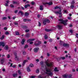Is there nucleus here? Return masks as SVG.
<instances>
[{"instance_id":"obj_1","label":"nucleus","mask_w":78,"mask_h":78,"mask_svg":"<svg viewBox=\"0 0 78 78\" xmlns=\"http://www.w3.org/2000/svg\"><path fill=\"white\" fill-rule=\"evenodd\" d=\"M46 73L49 76H53V72H52V69L50 68H46Z\"/></svg>"},{"instance_id":"obj_2","label":"nucleus","mask_w":78,"mask_h":78,"mask_svg":"<svg viewBox=\"0 0 78 78\" xmlns=\"http://www.w3.org/2000/svg\"><path fill=\"white\" fill-rule=\"evenodd\" d=\"M58 20L60 22V23H62V24H63L64 25H67V22H68V20H64L61 19H60Z\"/></svg>"},{"instance_id":"obj_3","label":"nucleus","mask_w":78,"mask_h":78,"mask_svg":"<svg viewBox=\"0 0 78 78\" xmlns=\"http://www.w3.org/2000/svg\"><path fill=\"white\" fill-rule=\"evenodd\" d=\"M42 43L41 41H36L34 43V44L36 47H38L39 45H40V44Z\"/></svg>"},{"instance_id":"obj_4","label":"nucleus","mask_w":78,"mask_h":78,"mask_svg":"<svg viewBox=\"0 0 78 78\" xmlns=\"http://www.w3.org/2000/svg\"><path fill=\"white\" fill-rule=\"evenodd\" d=\"M72 75L66 74L63 75V77L64 78H70L72 77Z\"/></svg>"},{"instance_id":"obj_5","label":"nucleus","mask_w":78,"mask_h":78,"mask_svg":"<svg viewBox=\"0 0 78 78\" xmlns=\"http://www.w3.org/2000/svg\"><path fill=\"white\" fill-rule=\"evenodd\" d=\"M46 64L47 66H48V67H51V66H53V63H50L49 64V63H48V62H46Z\"/></svg>"},{"instance_id":"obj_6","label":"nucleus","mask_w":78,"mask_h":78,"mask_svg":"<svg viewBox=\"0 0 78 78\" xmlns=\"http://www.w3.org/2000/svg\"><path fill=\"white\" fill-rule=\"evenodd\" d=\"M39 48L37 47L35 48L34 49V51L35 52V53H36L38 51V50H39Z\"/></svg>"},{"instance_id":"obj_7","label":"nucleus","mask_w":78,"mask_h":78,"mask_svg":"<svg viewBox=\"0 0 78 78\" xmlns=\"http://www.w3.org/2000/svg\"><path fill=\"white\" fill-rule=\"evenodd\" d=\"M55 14H59L60 15L62 14V13L61 12V10H60L59 12H55Z\"/></svg>"},{"instance_id":"obj_8","label":"nucleus","mask_w":78,"mask_h":78,"mask_svg":"<svg viewBox=\"0 0 78 78\" xmlns=\"http://www.w3.org/2000/svg\"><path fill=\"white\" fill-rule=\"evenodd\" d=\"M5 42H0V46H2V47H4L5 46Z\"/></svg>"},{"instance_id":"obj_9","label":"nucleus","mask_w":78,"mask_h":78,"mask_svg":"<svg viewBox=\"0 0 78 78\" xmlns=\"http://www.w3.org/2000/svg\"><path fill=\"white\" fill-rule=\"evenodd\" d=\"M69 44H63V46L64 47H69Z\"/></svg>"},{"instance_id":"obj_10","label":"nucleus","mask_w":78,"mask_h":78,"mask_svg":"<svg viewBox=\"0 0 78 78\" xmlns=\"http://www.w3.org/2000/svg\"><path fill=\"white\" fill-rule=\"evenodd\" d=\"M27 62H28V60H26L24 61L23 62V64H22L23 66H25V63Z\"/></svg>"},{"instance_id":"obj_11","label":"nucleus","mask_w":78,"mask_h":78,"mask_svg":"<svg viewBox=\"0 0 78 78\" xmlns=\"http://www.w3.org/2000/svg\"><path fill=\"white\" fill-rule=\"evenodd\" d=\"M58 27V29L59 30H61V29H62V26L61 25H58L57 26Z\"/></svg>"},{"instance_id":"obj_12","label":"nucleus","mask_w":78,"mask_h":78,"mask_svg":"<svg viewBox=\"0 0 78 78\" xmlns=\"http://www.w3.org/2000/svg\"><path fill=\"white\" fill-rule=\"evenodd\" d=\"M14 55L15 56V60H18V57H17V54L16 53H14Z\"/></svg>"},{"instance_id":"obj_13","label":"nucleus","mask_w":78,"mask_h":78,"mask_svg":"<svg viewBox=\"0 0 78 78\" xmlns=\"http://www.w3.org/2000/svg\"><path fill=\"white\" fill-rule=\"evenodd\" d=\"M29 14H30V13H29L26 12H25L24 16L26 17H27V16H29Z\"/></svg>"},{"instance_id":"obj_14","label":"nucleus","mask_w":78,"mask_h":78,"mask_svg":"<svg viewBox=\"0 0 78 78\" xmlns=\"http://www.w3.org/2000/svg\"><path fill=\"white\" fill-rule=\"evenodd\" d=\"M1 62L2 64H3L4 62V61H5V58H3L0 59Z\"/></svg>"},{"instance_id":"obj_15","label":"nucleus","mask_w":78,"mask_h":78,"mask_svg":"<svg viewBox=\"0 0 78 78\" xmlns=\"http://www.w3.org/2000/svg\"><path fill=\"white\" fill-rule=\"evenodd\" d=\"M25 39H23L22 40V41L21 42V44H24V43H25Z\"/></svg>"},{"instance_id":"obj_16","label":"nucleus","mask_w":78,"mask_h":78,"mask_svg":"<svg viewBox=\"0 0 78 78\" xmlns=\"http://www.w3.org/2000/svg\"><path fill=\"white\" fill-rule=\"evenodd\" d=\"M15 34L17 36H19L20 35L19 32L18 31H15Z\"/></svg>"},{"instance_id":"obj_17","label":"nucleus","mask_w":78,"mask_h":78,"mask_svg":"<svg viewBox=\"0 0 78 78\" xmlns=\"http://www.w3.org/2000/svg\"><path fill=\"white\" fill-rule=\"evenodd\" d=\"M40 10H43L44 9V6L43 5H40Z\"/></svg>"},{"instance_id":"obj_18","label":"nucleus","mask_w":78,"mask_h":78,"mask_svg":"<svg viewBox=\"0 0 78 78\" xmlns=\"http://www.w3.org/2000/svg\"><path fill=\"white\" fill-rule=\"evenodd\" d=\"M9 2V1L8 0L6 1V2L7 3H5V6H8V2Z\"/></svg>"},{"instance_id":"obj_19","label":"nucleus","mask_w":78,"mask_h":78,"mask_svg":"<svg viewBox=\"0 0 78 78\" xmlns=\"http://www.w3.org/2000/svg\"><path fill=\"white\" fill-rule=\"evenodd\" d=\"M27 72H30L31 69H30V67H27Z\"/></svg>"},{"instance_id":"obj_20","label":"nucleus","mask_w":78,"mask_h":78,"mask_svg":"<svg viewBox=\"0 0 78 78\" xmlns=\"http://www.w3.org/2000/svg\"><path fill=\"white\" fill-rule=\"evenodd\" d=\"M29 6H30V4L26 5L25 6V8H27V7Z\"/></svg>"},{"instance_id":"obj_21","label":"nucleus","mask_w":78,"mask_h":78,"mask_svg":"<svg viewBox=\"0 0 78 78\" xmlns=\"http://www.w3.org/2000/svg\"><path fill=\"white\" fill-rule=\"evenodd\" d=\"M65 58L64 57H59L58 59H65Z\"/></svg>"},{"instance_id":"obj_22","label":"nucleus","mask_w":78,"mask_h":78,"mask_svg":"<svg viewBox=\"0 0 78 78\" xmlns=\"http://www.w3.org/2000/svg\"><path fill=\"white\" fill-rule=\"evenodd\" d=\"M54 70L55 72H58V71H59V70H58V68H57V67L55 68Z\"/></svg>"},{"instance_id":"obj_23","label":"nucleus","mask_w":78,"mask_h":78,"mask_svg":"<svg viewBox=\"0 0 78 78\" xmlns=\"http://www.w3.org/2000/svg\"><path fill=\"white\" fill-rule=\"evenodd\" d=\"M13 77H17V74L16 73V74H13L12 75Z\"/></svg>"},{"instance_id":"obj_24","label":"nucleus","mask_w":78,"mask_h":78,"mask_svg":"<svg viewBox=\"0 0 78 78\" xmlns=\"http://www.w3.org/2000/svg\"><path fill=\"white\" fill-rule=\"evenodd\" d=\"M46 20H47L46 19H44L43 21V24H44V25H46V22H47L46 21Z\"/></svg>"},{"instance_id":"obj_25","label":"nucleus","mask_w":78,"mask_h":78,"mask_svg":"<svg viewBox=\"0 0 78 78\" xmlns=\"http://www.w3.org/2000/svg\"><path fill=\"white\" fill-rule=\"evenodd\" d=\"M75 7L74 5L73 4H71V6H70V8H73Z\"/></svg>"},{"instance_id":"obj_26","label":"nucleus","mask_w":78,"mask_h":78,"mask_svg":"<svg viewBox=\"0 0 78 78\" xmlns=\"http://www.w3.org/2000/svg\"><path fill=\"white\" fill-rule=\"evenodd\" d=\"M43 5H44V6H47V5H48V3H47V2L43 3Z\"/></svg>"},{"instance_id":"obj_27","label":"nucleus","mask_w":78,"mask_h":78,"mask_svg":"<svg viewBox=\"0 0 78 78\" xmlns=\"http://www.w3.org/2000/svg\"><path fill=\"white\" fill-rule=\"evenodd\" d=\"M30 67H34V65L33 64H30L29 66Z\"/></svg>"},{"instance_id":"obj_28","label":"nucleus","mask_w":78,"mask_h":78,"mask_svg":"<svg viewBox=\"0 0 78 78\" xmlns=\"http://www.w3.org/2000/svg\"><path fill=\"white\" fill-rule=\"evenodd\" d=\"M5 49L6 50H8V46H6L5 48Z\"/></svg>"},{"instance_id":"obj_29","label":"nucleus","mask_w":78,"mask_h":78,"mask_svg":"<svg viewBox=\"0 0 78 78\" xmlns=\"http://www.w3.org/2000/svg\"><path fill=\"white\" fill-rule=\"evenodd\" d=\"M19 13H20L21 15L22 16H23V12H22V11H20V12H19Z\"/></svg>"},{"instance_id":"obj_30","label":"nucleus","mask_w":78,"mask_h":78,"mask_svg":"<svg viewBox=\"0 0 78 78\" xmlns=\"http://www.w3.org/2000/svg\"><path fill=\"white\" fill-rule=\"evenodd\" d=\"M75 3V1H74V0H73L72 1L71 3V4L72 5H74Z\"/></svg>"},{"instance_id":"obj_31","label":"nucleus","mask_w":78,"mask_h":78,"mask_svg":"<svg viewBox=\"0 0 78 78\" xmlns=\"http://www.w3.org/2000/svg\"><path fill=\"white\" fill-rule=\"evenodd\" d=\"M4 38H5V35H2V37L1 38V39L3 40V39H4Z\"/></svg>"},{"instance_id":"obj_32","label":"nucleus","mask_w":78,"mask_h":78,"mask_svg":"<svg viewBox=\"0 0 78 78\" xmlns=\"http://www.w3.org/2000/svg\"><path fill=\"white\" fill-rule=\"evenodd\" d=\"M52 4H53V3L52 2L48 3V5H51Z\"/></svg>"},{"instance_id":"obj_33","label":"nucleus","mask_w":78,"mask_h":78,"mask_svg":"<svg viewBox=\"0 0 78 78\" xmlns=\"http://www.w3.org/2000/svg\"><path fill=\"white\" fill-rule=\"evenodd\" d=\"M5 34H6V35H8L9 34V32H6L5 33Z\"/></svg>"},{"instance_id":"obj_34","label":"nucleus","mask_w":78,"mask_h":78,"mask_svg":"<svg viewBox=\"0 0 78 78\" xmlns=\"http://www.w3.org/2000/svg\"><path fill=\"white\" fill-rule=\"evenodd\" d=\"M18 72L19 74V75H21V72H20V70H18Z\"/></svg>"},{"instance_id":"obj_35","label":"nucleus","mask_w":78,"mask_h":78,"mask_svg":"<svg viewBox=\"0 0 78 78\" xmlns=\"http://www.w3.org/2000/svg\"><path fill=\"white\" fill-rule=\"evenodd\" d=\"M26 36L27 37H29L30 35V34H27L26 35Z\"/></svg>"},{"instance_id":"obj_36","label":"nucleus","mask_w":78,"mask_h":78,"mask_svg":"<svg viewBox=\"0 0 78 78\" xmlns=\"http://www.w3.org/2000/svg\"><path fill=\"white\" fill-rule=\"evenodd\" d=\"M9 62H8V64H11V62H12V61H11V59H9Z\"/></svg>"},{"instance_id":"obj_37","label":"nucleus","mask_w":78,"mask_h":78,"mask_svg":"<svg viewBox=\"0 0 78 78\" xmlns=\"http://www.w3.org/2000/svg\"><path fill=\"white\" fill-rule=\"evenodd\" d=\"M39 73V69H37L36 70V73Z\"/></svg>"},{"instance_id":"obj_38","label":"nucleus","mask_w":78,"mask_h":78,"mask_svg":"<svg viewBox=\"0 0 78 78\" xmlns=\"http://www.w3.org/2000/svg\"><path fill=\"white\" fill-rule=\"evenodd\" d=\"M40 64L42 66H43V67H44V65L43 64V62H40Z\"/></svg>"},{"instance_id":"obj_39","label":"nucleus","mask_w":78,"mask_h":78,"mask_svg":"<svg viewBox=\"0 0 78 78\" xmlns=\"http://www.w3.org/2000/svg\"><path fill=\"white\" fill-rule=\"evenodd\" d=\"M58 8H59V7L57 6L55 7V9H58Z\"/></svg>"},{"instance_id":"obj_40","label":"nucleus","mask_w":78,"mask_h":78,"mask_svg":"<svg viewBox=\"0 0 78 78\" xmlns=\"http://www.w3.org/2000/svg\"><path fill=\"white\" fill-rule=\"evenodd\" d=\"M23 55H26V52L25 51H23Z\"/></svg>"},{"instance_id":"obj_41","label":"nucleus","mask_w":78,"mask_h":78,"mask_svg":"<svg viewBox=\"0 0 78 78\" xmlns=\"http://www.w3.org/2000/svg\"><path fill=\"white\" fill-rule=\"evenodd\" d=\"M45 31H46L49 32V31H50V30L47 29H45Z\"/></svg>"},{"instance_id":"obj_42","label":"nucleus","mask_w":78,"mask_h":78,"mask_svg":"<svg viewBox=\"0 0 78 78\" xmlns=\"http://www.w3.org/2000/svg\"><path fill=\"white\" fill-rule=\"evenodd\" d=\"M44 37H45V39H47V38H48V36H47L46 35H45L44 36Z\"/></svg>"},{"instance_id":"obj_43","label":"nucleus","mask_w":78,"mask_h":78,"mask_svg":"<svg viewBox=\"0 0 78 78\" xmlns=\"http://www.w3.org/2000/svg\"><path fill=\"white\" fill-rule=\"evenodd\" d=\"M46 22L47 23H50V20H46Z\"/></svg>"},{"instance_id":"obj_44","label":"nucleus","mask_w":78,"mask_h":78,"mask_svg":"<svg viewBox=\"0 0 78 78\" xmlns=\"http://www.w3.org/2000/svg\"><path fill=\"white\" fill-rule=\"evenodd\" d=\"M16 3H17V2H15L14 1H13V4H16Z\"/></svg>"},{"instance_id":"obj_45","label":"nucleus","mask_w":78,"mask_h":78,"mask_svg":"<svg viewBox=\"0 0 78 78\" xmlns=\"http://www.w3.org/2000/svg\"><path fill=\"white\" fill-rule=\"evenodd\" d=\"M38 26L39 27H41V23L40 22H39L38 23Z\"/></svg>"},{"instance_id":"obj_46","label":"nucleus","mask_w":78,"mask_h":78,"mask_svg":"<svg viewBox=\"0 0 78 78\" xmlns=\"http://www.w3.org/2000/svg\"><path fill=\"white\" fill-rule=\"evenodd\" d=\"M30 30H25V32L26 33H28V32H29Z\"/></svg>"},{"instance_id":"obj_47","label":"nucleus","mask_w":78,"mask_h":78,"mask_svg":"<svg viewBox=\"0 0 78 78\" xmlns=\"http://www.w3.org/2000/svg\"><path fill=\"white\" fill-rule=\"evenodd\" d=\"M31 39H30L27 40V42H31Z\"/></svg>"},{"instance_id":"obj_48","label":"nucleus","mask_w":78,"mask_h":78,"mask_svg":"<svg viewBox=\"0 0 78 78\" xmlns=\"http://www.w3.org/2000/svg\"><path fill=\"white\" fill-rule=\"evenodd\" d=\"M12 67H13V68H16V65H13L12 66Z\"/></svg>"},{"instance_id":"obj_49","label":"nucleus","mask_w":78,"mask_h":78,"mask_svg":"<svg viewBox=\"0 0 78 78\" xmlns=\"http://www.w3.org/2000/svg\"><path fill=\"white\" fill-rule=\"evenodd\" d=\"M28 46L27 45H26L24 47V48H27V47H28Z\"/></svg>"},{"instance_id":"obj_50","label":"nucleus","mask_w":78,"mask_h":78,"mask_svg":"<svg viewBox=\"0 0 78 78\" xmlns=\"http://www.w3.org/2000/svg\"><path fill=\"white\" fill-rule=\"evenodd\" d=\"M10 7H11V8H14V5L12 4H11L10 5Z\"/></svg>"},{"instance_id":"obj_51","label":"nucleus","mask_w":78,"mask_h":78,"mask_svg":"<svg viewBox=\"0 0 78 78\" xmlns=\"http://www.w3.org/2000/svg\"><path fill=\"white\" fill-rule=\"evenodd\" d=\"M14 24L15 25H18V23L16 22H15L14 23Z\"/></svg>"},{"instance_id":"obj_52","label":"nucleus","mask_w":78,"mask_h":78,"mask_svg":"<svg viewBox=\"0 0 78 78\" xmlns=\"http://www.w3.org/2000/svg\"><path fill=\"white\" fill-rule=\"evenodd\" d=\"M30 78H35V76H30Z\"/></svg>"},{"instance_id":"obj_53","label":"nucleus","mask_w":78,"mask_h":78,"mask_svg":"<svg viewBox=\"0 0 78 78\" xmlns=\"http://www.w3.org/2000/svg\"><path fill=\"white\" fill-rule=\"evenodd\" d=\"M24 28H25V29H27V26H24L23 27Z\"/></svg>"},{"instance_id":"obj_54","label":"nucleus","mask_w":78,"mask_h":78,"mask_svg":"<svg viewBox=\"0 0 78 78\" xmlns=\"http://www.w3.org/2000/svg\"><path fill=\"white\" fill-rule=\"evenodd\" d=\"M69 32L71 33H73V31H72V30H70Z\"/></svg>"},{"instance_id":"obj_55","label":"nucleus","mask_w":78,"mask_h":78,"mask_svg":"<svg viewBox=\"0 0 78 78\" xmlns=\"http://www.w3.org/2000/svg\"><path fill=\"white\" fill-rule=\"evenodd\" d=\"M7 58H10V55H7Z\"/></svg>"},{"instance_id":"obj_56","label":"nucleus","mask_w":78,"mask_h":78,"mask_svg":"<svg viewBox=\"0 0 78 78\" xmlns=\"http://www.w3.org/2000/svg\"><path fill=\"white\" fill-rule=\"evenodd\" d=\"M7 18L6 17H4L2 19L3 20H5V19H6Z\"/></svg>"},{"instance_id":"obj_57","label":"nucleus","mask_w":78,"mask_h":78,"mask_svg":"<svg viewBox=\"0 0 78 78\" xmlns=\"http://www.w3.org/2000/svg\"><path fill=\"white\" fill-rule=\"evenodd\" d=\"M71 18H71L70 17H67L68 19H69V20H70V19H71Z\"/></svg>"},{"instance_id":"obj_58","label":"nucleus","mask_w":78,"mask_h":78,"mask_svg":"<svg viewBox=\"0 0 78 78\" xmlns=\"http://www.w3.org/2000/svg\"><path fill=\"white\" fill-rule=\"evenodd\" d=\"M49 42H52V39H49Z\"/></svg>"},{"instance_id":"obj_59","label":"nucleus","mask_w":78,"mask_h":78,"mask_svg":"<svg viewBox=\"0 0 78 78\" xmlns=\"http://www.w3.org/2000/svg\"><path fill=\"white\" fill-rule=\"evenodd\" d=\"M50 54L49 53H47V56H50Z\"/></svg>"},{"instance_id":"obj_60","label":"nucleus","mask_w":78,"mask_h":78,"mask_svg":"<svg viewBox=\"0 0 78 78\" xmlns=\"http://www.w3.org/2000/svg\"><path fill=\"white\" fill-rule=\"evenodd\" d=\"M27 20V19H23L24 22H26Z\"/></svg>"},{"instance_id":"obj_61","label":"nucleus","mask_w":78,"mask_h":78,"mask_svg":"<svg viewBox=\"0 0 78 78\" xmlns=\"http://www.w3.org/2000/svg\"><path fill=\"white\" fill-rule=\"evenodd\" d=\"M31 41H34V40H35V39L34 38H33L32 39H31Z\"/></svg>"},{"instance_id":"obj_62","label":"nucleus","mask_w":78,"mask_h":78,"mask_svg":"<svg viewBox=\"0 0 78 78\" xmlns=\"http://www.w3.org/2000/svg\"><path fill=\"white\" fill-rule=\"evenodd\" d=\"M33 44V42L32 41L30 43V44Z\"/></svg>"},{"instance_id":"obj_63","label":"nucleus","mask_w":78,"mask_h":78,"mask_svg":"<svg viewBox=\"0 0 78 78\" xmlns=\"http://www.w3.org/2000/svg\"><path fill=\"white\" fill-rule=\"evenodd\" d=\"M34 2H31L32 5H34Z\"/></svg>"},{"instance_id":"obj_64","label":"nucleus","mask_w":78,"mask_h":78,"mask_svg":"<svg viewBox=\"0 0 78 78\" xmlns=\"http://www.w3.org/2000/svg\"><path fill=\"white\" fill-rule=\"evenodd\" d=\"M76 37H77V38H78V34H76Z\"/></svg>"}]
</instances>
